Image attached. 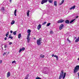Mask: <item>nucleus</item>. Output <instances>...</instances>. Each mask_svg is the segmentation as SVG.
<instances>
[{"label":"nucleus","mask_w":79,"mask_h":79,"mask_svg":"<svg viewBox=\"0 0 79 79\" xmlns=\"http://www.w3.org/2000/svg\"><path fill=\"white\" fill-rule=\"evenodd\" d=\"M51 23H48L47 24V26H50V24Z\"/></svg>","instance_id":"obj_32"},{"label":"nucleus","mask_w":79,"mask_h":79,"mask_svg":"<svg viewBox=\"0 0 79 79\" xmlns=\"http://www.w3.org/2000/svg\"><path fill=\"white\" fill-rule=\"evenodd\" d=\"M6 47H7V45H5L4 46V48H6Z\"/></svg>","instance_id":"obj_34"},{"label":"nucleus","mask_w":79,"mask_h":79,"mask_svg":"<svg viewBox=\"0 0 79 79\" xmlns=\"http://www.w3.org/2000/svg\"><path fill=\"white\" fill-rule=\"evenodd\" d=\"M9 35V34H6V37H8V36Z\"/></svg>","instance_id":"obj_36"},{"label":"nucleus","mask_w":79,"mask_h":79,"mask_svg":"<svg viewBox=\"0 0 79 79\" xmlns=\"http://www.w3.org/2000/svg\"><path fill=\"white\" fill-rule=\"evenodd\" d=\"M69 42V43H71V41L70 40H69V41H68Z\"/></svg>","instance_id":"obj_44"},{"label":"nucleus","mask_w":79,"mask_h":79,"mask_svg":"<svg viewBox=\"0 0 79 79\" xmlns=\"http://www.w3.org/2000/svg\"><path fill=\"white\" fill-rule=\"evenodd\" d=\"M75 38L76 39H77L76 37H75Z\"/></svg>","instance_id":"obj_53"},{"label":"nucleus","mask_w":79,"mask_h":79,"mask_svg":"<svg viewBox=\"0 0 79 79\" xmlns=\"http://www.w3.org/2000/svg\"><path fill=\"white\" fill-rule=\"evenodd\" d=\"M2 49H3V47L2 48Z\"/></svg>","instance_id":"obj_52"},{"label":"nucleus","mask_w":79,"mask_h":79,"mask_svg":"<svg viewBox=\"0 0 79 79\" xmlns=\"http://www.w3.org/2000/svg\"><path fill=\"white\" fill-rule=\"evenodd\" d=\"M7 34H9V31H8L7 33Z\"/></svg>","instance_id":"obj_43"},{"label":"nucleus","mask_w":79,"mask_h":79,"mask_svg":"<svg viewBox=\"0 0 79 79\" xmlns=\"http://www.w3.org/2000/svg\"><path fill=\"white\" fill-rule=\"evenodd\" d=\"M24 50H25V48H21L19 51V53H20L22 51H24Z\"/></svg>","instance_id":"obj_8"},{"label":"nucleus","mask_w":79,"mask_h":79,"mask_svg":"<svg viewBox=\"0 0 79 79\" xmlns=\"http://www.w3.org/2000/svg\"><path fill=\"white\" fill-rule=\"evenodd\" d=\"M57 23H61L60 20H59L57 22Z\"/></svg>","instance_id":"obj_35"},{"label":"nucleus","mask_w":79,"mask_h":79,"mask_svg":"<svg viewBox=\"0 0 79 79\" xmlns=\"http://www.w3.org/2000/svg\"><path fill=\"white\" fill-rule=\"evenodd\" d=\"M0 63L1 64H2V60H1L0 61Z\"/></svg>","instance_id":"obj_41"},{"label":"nucleus","mask_w":79,"mask_h":79,"mask_svg":"<svg viewBox=\"0 0 79 79\" xmlns=\"http://www.w3.org/2000/svg\"><path fill=\"white\" fill-rule=\"evenodd\" d=\"M75 7H76L75 6H72L71 8H70L69 10H72V9H74L75 8Z\"/></svg>","instance_id":"obj_16"},{"label":"nucleus","mask_w":79,"mask_h":79,"mask_svg":"<svg viewBox=\"0 0 79 79\" xmlns=\"http://www.w3.org/2000/svg\"><path fill=\"white\" fill-rule=\"evenodd\" d=\"M64 27V25L63 24H61L60 26L59 29L60 30H61L63 27Z\"/></svg>","instance_id":"obj_6"},{"label":"nucleus","mask_w":79,"mask_h":79,"mask_svg":"<svg viewBox=\"0 0 79 79\" xmlns=\"http://www.w3.org/2000/svg\"><path fill=\"white\" fill-rule=\"evenodd\" d=\"M46 23H47V22H43V23L42 24V25H44L45 24H46Z\"/></svg>","instance_id":"obj_29"},{"label":"nucleus","mask_w":79,"mask_h":79,"mask_svg":"<svg viewBox=\"0 0 79 79\" xmlns=\"http://www.w3.org/2000/svg\"><path fill=\"white\" fill-rule=\"evenodd\" d=\"M5 50H6V49H5Z\"/></svg>","instance_id":"obj_55"},{"label":"nucleus","mask_w":79,"mask_h":79,"mask_svg":"<svg viewBox=\"0 0 79 79\" xmlns=\"http://www.w3.org/2000/svg\"><path fill=\"white\" fill-rule=\"evenodd\" d=\"M6 39H7V38L5 37V38H4L5 40H6Z\"/></svg>","instance_id":"obj_42"},{"label":"nucleus","mask_w":79,"mask_h":79,"mask_svg":"<svg viewBox=\"0 0 79 79\" xmlns=\"http://www.w3.org/2000/svg\"><path fill=\"white\" fill-rule=\"evenodd\" d=\"M6 54V52H4V54H3V55H5Z\"/></svg>","instance_id":"obj_39"},{"label":"nucleus","mask_w":79,"mask_h":79,"mask_svg":"<svg viewBox=\"0 0 79 79\" xmlns=\"http://www.w3.org/2000/svg\"><path fill=\"white\" fill-rule=\"evenodd\" d=\"M65 23H66L67 24H69V21L68 20H66L65 21Z\"/></svg>","instance_id":"obj_15"},{"label":"nucleus","mask_w":79,"mask_h":79,"mask_svg":"<svg viewBox=\"0 0 79 79\" xmlns=\"http://www.w3.org/2000/svg\"><path fill=\"white\" fill-rule=\"evenodd\" d=\"M30 36L27 35V39L28 43H29V41H30V39L31 38H30V37H29Z\"/></svg>","instance_id":"obj_10"},{"label":"nucleus","mask_w":79,"mask_h":79,"mask_svg":"<svg viewBox=\"0 0 79 79\" xmlns=\"http://www.w3.org/2000/svg\"><path fill=\"white\" fill-rule=\"evenodd\" d=\"M13 37L11 36V34L8 37V39H13Z\"/></svg>","instance_id":"obj_13"},{"label":"nucleus","mask_w":79,"mask_h":79,"mask_svg":"<svg viewBox=\"0 0 79 79\" xmlns=\"http://www.w3.org/2000/svg\"><path fill=\"white\" fill-rule=\"evenodd\" d=\"M79 65L76 66L74 68V74H76L77 72L79 71Z\"/></svg>","instance_id":"obj_2"},{"label":"nucleus","mask_w":79,"mask_h":79,"mask_svg":"<svg viewBox=\"0 0 79 79\" xmlns=\"http://www.w3.org/2000/svg\"><path fill=\"white\" fill-rule=\"evenodd\" d=\"M11 1H12V0H10V2H11Z\"/></svg>","instance_id":"obj_48"},{"label":"nucleus","mask_w":79,"mask_h":79,"mask_svg":"<svg viewBox=\"0 0 79 79\" xmlns=\"http://www.w3.org/2000/svg\"><path fill=\"white\" fill-rule=\"evenodd\" d=\"M10 32L11 34H12L13 33V31H12L11 30L10 31Z\"/></svg>","instance_id":"obj_40"},{"label":"nucleus","mask_w":79,"mask_h":79,"mask_svg":"<svg viewBox=\"0 0 79 79\" xmlns=\"http://www.w3.org/2000/svg\"><path fill=\"white\" fill-rule=\"evenodd\" d=\"M78 16H77L76 17V18H78Z\"/></svg>","instance_id":"obj_49"},{"label":"nucleus","mask_w":79,"mask_h":79,"mask_svg":"<svg viewBox=\"0 0 79 79\" xmlns=\"http://www.w3.org/2000/svg\"><path fill=\"white\" fill-rule=\"evenodd\" d=\"M41 26H42V25H40V24H39L37 27V29H38L39 30H40V29L41 28Z\"/></svg>","instance_id":"obj_9"},{"label":"nucleus","mask_w":79,"mask_h":79,"mask_svg":"<svg viewBox=\"0 0 79 79\" xmlns=\"http://www.w3.org/2000/svg\"><path fill=\"white\" fill-rule=\"evenodd\" d=\"M77 74H78V76H79V72Z\"/></svg>","instance_id":"obj_47"},{"label":"nucleus","mask_w":79,"mask_h":79,"mask_svg":"<svg viewBox=\"0 0 79 79\" xmlns=\"http://www.w3.org/2000/svg\"><path fill=\"white\" fill-rule=\"evenodd\" d=\"M18 38L19 39H20L21 37V34L20 33H19V35H18Z\"/></svg>","instance_id":"obj_19"},{"label":"nucleus","mask_w":79,"mask_h":79,"mask_svg":"<svg viewBox=\"0 0 79 79\" xmlns=\"http://www.w3.org/2000/svg\"><path fill=\"white\" fill-rule=\"evenodd\" d=\"M69 38H68L67 39V41H69Z\"/></svg>","instance_id":"obj_46"},{"label":"nucleus","mask_w":79,"mask_h":79,"mask_svg":"<svg viewBox=\"0 0 79 79\" xmlns=\"http://www.w3.org/2000/svg\"><path fill=\"white\" fill-rule=\"evenodd\" d=\"M54 57H55L56 58V60H58V56L55 55H54Z\"/></svg>","instance_id":"obj_23"},{"label":"nucleus","mask_w":79,"mask_h":79,"mask_svg":"<svg viewBox=\"0 0 79 79\" xmlns=\"http://www.w3.org/2000/svg\"><path fill=\"white\" fill-rule=\"evenodd\" d=\"M54 6H57V2L55 1H54Z\"/></svg>","instance_id":"obj_17"},{"label":"nucleus","mask_w":79,"mask_h":79,"mask_svg":"<svg viewBox=\"0 0 79 79\" xmlns=\"http://www.w3.org/2000/svg\"><path fill=\"white\" fill-rule=\"evenodd\" d=\"M10 76V72H8L7 73V77H9Z\"/></svg>","instance_id":"obj_11"},{"label":"nucleus","mask_w":79,"mask_h":79,"mask_svg":"<svg viewBox=\"0 0 79 79\" xmlns=\"http://www.w3.org/2000/svg\"><path fill=\"white\" fill-rule=\"evenodd\" d=\"M48 70V69L47 67H45L44 68L43 70V73L44 74H47V71Z\"/></svg>","instance_id":"obj_3"},{"label":"nucleus","mask_w":79,"mask_h":79,"mask_svg":"<svg viewBox=\"0 0 79 79\" xmlns=\"http://www.w3.org/2000/svg\"><path fill=\"white\" fill-rule=\"evenodd\" d=\"M1 10H2V11H4V10H5V7H2L1 8Z\"/></svg>","instance_id":"obj_28"},{"label":"nucleus","mask_w":79,"mask_h":79,"mask_svg":"<svg viewBox=\"0 0 79 79\" xmlns=\"http://www.w3.org/2000/svg\"><path fill=\"white\" fill-rule=\"evenodd\" d=\"M9 53V52H8V53Z\"/></svg>","instance_id":"obj_54"},{"label":"nucleus","mask_w":79,"mask_h":79,"mask_svg":"<svg viewBox=\"0 0 79 79\" xmlns=\"http://www.w3.org/2000/svg\"><path fill=\"white\" fill-rule=\"evenodd\" d=\"M30 12V10H28L27 13V16H29V12Z\"/></svg>","instance_id":"obj_12"},{"label":"nucleus","mask_w":79,"mask_h":79,"mask_svg":"<svg viewBox=\"0 0 79 79\" xmlns=\"http://www.w3.org/2000/svg\"><path fill=\"white\" fill-rule=\"evenodd\" d=\"M12 44V42H10L9 43V45H11Z\"/></svg>","instance_id":"obj_37"},{"label":"nucleus","mask_w":79,"mask_h":79,"mask_svg":"<svg viewBox=\"0 0 79 79\" xmlns=\"http://www.w3.org/2000/svg\"><path fill=\"white\" fill-rule=\"evenodd\" d=\"M15 21H14V20H12L11 22V25H13V24H15Z\"/></svg>","instance_id":"obj_25"},{"label":"nucleus","mask_w":79,"mask_h":79,"mask_svg":"<svg viewBox=\"0 0 79 79\" xmlns=\"http://www.w3.org/2000/svg\"><path fill=\"white\" fill-rule=\"evenodd\" d=\"M15 61H16L15 60H14V61L12 62V63H15Z\"/></svg>","instance_id":"obj_38"},{"label":"nucleus","mask_w":79,"mask_h":79,"mask_svg":"<svg viewBox=\"0 0 79 79\" xmlns=\"http://www.w3.org/2000/svg\"><path fill=\"white\" fill-rule=\"evenodd\" d=\"M52 56H55V55H54V54H52Z\"/></svg>","instance_id":"obj_45"},{"label":"nucleus","mask_w":79,"mask_h":79,"mask_svg":"<svg viewBox=\"0 0 79 79\" xmlns=\"http://www.w3.org/2000/svg\"><path fill=\"white\" fill-rule=\"evenodd\" d=\"M28 77H29V74H28L26 76V77L24 79H28Z\"/></svg>","instance_id":"obj_24"},{"label":"nucleus","mask_w":79,"mask_h":79,"mask_svg":"<svg viewBox=\"0 0 79 79\" xmlns=\"http://www.w3.org/2000/svg\"><path fill=\"white\" fill-rule=\"evenodd\" d=\"M40 58H44V57H45V55H42V54H40Z\"/></svg>","instance_id":"obj_14"},{"label":"nucleus","mask_w":79,"mask_h":79,"mask_svg":"<svg viewBox=\"0 0 79 79\" xmlns=\"http://www.w3.org/2000/svg\"><path fill=\"white\" fill-rule=\"evenodd\" d=\"M50 34H53V31H50Z\"/></svg>","instance_id":"obj_33"},{"label":"nucleus","mask_w":79,"mask_h":79,"mask_svg":"<svg viewBox=\"0 0 79 79\" xmlns=\"http://www.w3.org/2000/svg\"><path fill=\"white\" fill-rule=\"evenodd\" d=\"M60 23H63V22L64 21V20H60Z\"/></svg>","instance_id":"obj_31"},{"label":"nucleus","mask_w":79,"mask_h":79,"mask_svg":"<svg viewBox=\"0 0 79 79\" xmlns=\"http://www.w3.org/2000/svg\"><path fill=\"white\" fill-rule=\"evenodd\" d=\"M35 79H42V78L39 77H36Z\"/></svg>","instance_id":"obj_30"},{"label":"nucleus","mask_w":79,"mask_h":79,"mask_svg":"<svg viewBox=\"0 0 79 79\" xmlns=\"http://www.w3.org/2000/svg\"><path fill=\"white\" fill-rule=\"evenodd\" d=\"M41 41H42V38H40L37 40V44L38 45H41Z\"/></svg>","instance_id":"obj_4"},{"label":"nucleus","mask_w":79,"mask_h":79,"mask_svg":"<svg viewBox=\"0 0 79 79\" xmlns=\"http://www.w3.org/2000/svg\"><path fill=\"white\" fill-rule=\"evenodd\" d=\"M77 60H79V58H78L77 59Z\"/></svg>","instance_id":"obj_51"},{"label":"nucleus","mask_w":79,"mask_h":79,"mask_svg":"<svg viewBox=\"0 0 79 79\" xmlns=\"http://www.w3.org/2000/svg\"><path fill=\"white\" fill-rule=\"evenodd\" d=\"M27 32L28 33V34L27 35L30 36V35H31V30L30 29H28L27 31Z\"/></svg>","instance_id":"obj_7"},{"label":"nucleus","mask_w":79,"mask_h":79,"mask_svg":"<svg viewBox=\"0 0 79 79\" xmlns=\"http://www.w3.org/2000/svg\"><path fill=\"white\" fill-rule=\"evenodd\" d=\"M17 31H15L13 32V34L14 35H16V32Z\"/></svg>","instance_id":"obj_26"},{"label":"nucleus","mask_w":79,"mask_h":79,"mask_svg":"<svg viewBox=\"0 0 79 79\" xmlns=\"http://www.w3.org/2000/svg\"><path fill=\"white\" fill-rule=\"evenodd\" d=\"M48 1L49 3H52V2H53L52 0H48Z\"/></svg>","instance_id":"obj_27"},{"label":"nucleus","mask_w":79,"mask_h":79,"mask_svg":"<svg viewBox=\"0 0 79 79\" xmlns=\"http://www.w3.org/2000/svg\"><path fill=\"white\" fill-rule=\"evenodd\" d=\"M34 39H35V38H34Z\"/></svg>","instance_id":"obj_50"},{"label":"nucleus","mask_w":79,"mask_h":79,"mask_svg":"<svg viewBox=\"0 0 79 79\" xmlns=\"http://www.w3.org/2000/svg\"><path fill=\"white\" fill-rule=\"evenodd\" d=\"M66 74V73L65 72L64 73V71L63 70H61L59 79H61L63 77V79H64Z\"/></svg>","instance_id":"obj_1"},{"label":"nucleus","mask_w":79,"mask_h":79,"mask_svg":"<svg viewBox=\"0 0 79 79\" xmlns=\"http://www.w3.org/2000/svg\"><path fill=\"white\" fill-rule=\"evenodd\" d=\"M79 41V36L78 38L75 40V42H78Z\"/></svg>","instance_id":"obj_22"},{"label":"nucleus","mask_w":79,"mask_h":79,"mask_svg":"<svg viewBox=\"0 0 79 79\" xmlns=\"http://www.w3.org/2000/svg\"><path fill=\"white\" fill-rule=\"evenodd\" d=\"M17 11V10L16 9H15L14 11V15L15 16H16L17 15L16 13V11Z\"/></svg>","instance_id":"obj_21"},{"label":"nucleus","mask_w":79,"mask_h":79,"mask_svg":"<svg viewBox=\"0 0 79 79\" xmlns=\"http://www.w3.org/2000/svg\"><path fill=\"white\" fill-rule=\"evenodd\" d=\"M64 0H62V1L61 2V3L60 4V5H61L63 3H64Z\"/></svg>","instance_id":"obj_20"},{"label":"nucleus","mask_w":79,"mask_h":79,"mask_svg":"<svg viewBox=\"0 0 79 79\" xmlns=\"http://www.w3.org/2000/svg\"><path fill=\"white\" fill-rule=\"evenodd\" d=\"M75 20H76V19H73L70 22V24H71V23H73L74 21H75Z\"/></svg>","instance_id":"obj_18"},{"label":"nucleus","mask_w":79,"mask_h":79,"mask_svg":"<svg viewBox=\"0 0 79 79\" xmlns=\"http://www.w3.org/2000/svg\"><path fill=\"white\" fill-rule=\"evenodd\" d=\"M48 2V0H42L41 1V3L42 5H43L44 3H47Z\"/></svg>","instance_id":"obj_5"}]
</instances>
